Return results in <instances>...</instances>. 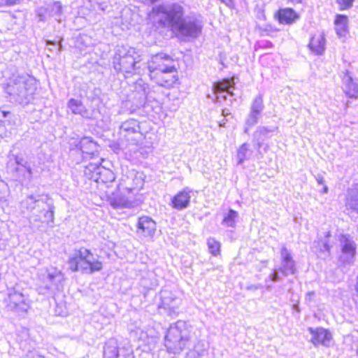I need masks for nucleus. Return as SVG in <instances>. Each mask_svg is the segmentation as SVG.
Wrapping results in <instances>:
<instances>
[{"mask_svg": "<svg viewBox=\"0 0 358 358\" xmlns=\"http://www.w3.org/2000/svg\"><path fill=\"white\" fill-rule=\"evenodd\" d=\"M173 59L169 55L157 53L148 62V76L159 87L171 89L180 83L178 68L173 64Z\"/></svg>", "mask_w": 358, "mask_h": 358, "instance_id": "obj_1", "label": "nucleus"}, {"mask_svg": "<svg viewBox=\"0 0 358 358\" xmlns=\"http://www.w3.org/2000/svg\"><path fill=\"white\" fill-rule=\"evenodd\" d=\"M182 8L173 5L169 9L163 6L155 7L150 12L149 18L160 27H169L173 31L180 32L183 35H189L192 24L187 23L182 18Z\"/></svg>", "mask_w": 358, "mask_h": 358, "instance_id": "obj_2", "label": "nucleus"}, {"mask_svg": "<svg viewBox=\"0 0 358 358\" xmlns=\"http://www.w3.org/2000/svg\"><path fill=\"white\" fill-rule=\"evenodd\" d=\"M67 264L69 270L71 272L93 273L103 268L102 262L94 257L91 250L85 247L75 250L73 255L68 259Z\"/></svg>", "mask_w": 358, "mask_h": 358, "instance_id": "obj_3", "label": "nucleus"}, {"mask_svg": "<svg viewBox=\"0 0 358 358\" xmlns=\"http://www.w3.org/2000/svg\"><path fill=\"white\" fill-rule=\"evenodd\" d=\"M85 176L96 182L106 183L113 180L112 172L101 166V163H89L85 167Z\"/></svg>", "mask_w": 358, "mask_h": 358, "instance_id": "obj_4", "label": "nucleus"}, {"mask_svg": "<svg viewBox=\"0 0 358 358\" xmlns=\"http://www.w3.org/2000/svg\"><path fill=\"white\" fill-rule=\"evenodd\" d=\"M85 176L96 182L106 183L113 180L112 172L101 166V163H89L85 167Z\"/></svg>", "mask_w": 358, "mask_h": 358, "instance_id": "obj_5", "label": "nucleus"}, {"mask_svg": "<svg viewBox=\"0 0 358 358\" xmlns=\"http://www.w3.org/2000/svg\"><path fill=\"white\" fill-rule=\"evenodd\" d=\"M136 194L131 188L117 189L108 198L109 203L115 208H130L135 201Z\"/></svg>", "mask_w": 358, "mask_h": 358, "instance_id": "obj_6", "label": "nucleus"}, {"mask_svg": "<svg viewBox=\"0 0 358 358\" xmlns=\"http://www.w3.org/2000/svg\"><path fill=\"white\" fill-rule=\"evenodd\" d=\"M274 19L283 25H291L300 19V15L293 8H279L273 14Z\"/></svg>", "mask_w": 358, "mask_h": 358, "instance_id": "obj_7", "label": "nucleus"}, {"mask_svg": "<svg viewBox=\"0 0 358 358\" xmlns=\"http://www.w3.org/2000/svg\"><path fill=\"white\" fill-rule=\"evenodd\" d=\"M157 229L155 221L150 216L141 215L136 223V230L144 237H152Z\"/></svg>", "mask_w": 358, "mask_h": 358, "instance_id": "obj_8", "label": "nucleus"}, {"mask_svg": "<svg viewBox=\"0 0 358 358\" xmlns=\"http://www.w3.org/2000/svg\"><path fill=\"white\" fill-rule=\"evenodd\" d=\"M191 189L188 187L178 191L171 198L170 206L178 210H183L189 206L191 200Z\"/></svg>", "mask_w": 358, "mask_h": 358, "instance_id": "obj_9", "label": "nucleus"}, {"mask_svg": "<svg viewBox=\"0 0 358 358\" xmlns=\"http://www.w3.org/2000/svg\"><path fill=\"white\" fill-rule=\"evenodd\" d=\"M308 331L312 335L310 342L315 346H327L332 339V335L327 329L310 327Z\"/></svg>", "mask_w": 358, "mask_h": 358, "instance_id": "obj_10", "label": "nucleus"}, {"mask_svg": "<svg viewBox=\"0 0 358 358\" xmlns=\"http://www.w3.org/2000/svg\"><path fill=\"white\" fill-rule=\"evenodd\" d=\"M141 62V56L135 48H129L127 52L120 57V63L126 69H134Z\"/></svg>", "mask_w": 358, "mask_h": 358, "instance_id": "obj_11", "label": "nucleus"}, {"mask_svg": "<svg viewBox=\"0 0 358 358\" xmlns=\"http://www.w3.org/2000/svg\"><path fill=\"white\" fill-rule=\"evenodd\" d=\"M8 306L13 310L22 311H26L28 306L24 296L17 292L9 294L8 297Z\"/></svg>", "mask_w": 358, "mask_h": 358, "instance_id": "obj_12", "label": "nucleus"}, {"mask_svg": "<svg viewBox=\"0 0 358 358\" xmlns=\"http://www.w3.org/2000/svg\"><path fill=\"white\" fill-rule=\"evenodd\" d=\"M334 24L335 31L339 36H345L348 33L349 21L346 15H336Z\"/></svg>", "mask_w": 358, "mask_h": 358, "instance_id": "obj_13", "label": "nucleus"}, {"mask_svg": "<svg viewBox=\"0 0 358 358\" xmlns=\"http://www.w3.org/2000/svg\"><path fill=\"white\" fill-rule=\"evenodd\" d=\"M324 36L322 34H317L310 38L308 46L314 54L320 55L324 50Z\"/></svg>", "mask_w": 358, "mask_h": 358, "instance_id": "obj_14", "label": "nucleus"}, {"mask_svg": "<svg viewBox=\"0 0 358 358\" xmlns=\"http://www.w3.org/2000/svg\"><path fill=\"white\" fill-rule=\"evenodd\" d=\"M139 122L134 119L124 122L121 127V131L124 137L127 139H129L128 136L129 134H136L139 131Z\"/></svg>", "mask_w": 358, "mask_h": 358, "instance_id": "obj_15", "label": "nucleus"}, {"mask_svg": "<svg viewBox=\"0 0 358 358\" xmlns=\"http://www.w3.org/2000/svg\"><path fill=\"white\" fill-rule=\"evenodd\" d=\"M343 80L345 83V93L346 95L350 98H356L358 95V86L353 82L348 72L345 73Z\"/></svg>", "mask_w": 358, "mask_h": 358, "instance_id": "obj_16", "label": "nucleus"}, {"mask_svg": "<svg viewBox=\"0 0 358 358\" xmlns=\"http://www.w3.org/2000/svg\"><path fill=\"white\" fill-rule=\"evenodd\" d=\"M76 148L86 155H93L96 143L90 138L84 137L76 144Z\"/></svg>", "mask_w": 358, "mask_h": 358, "instance_id": "obj_17", "label": "nucleus"}, {"mask_svg": "<svg viewBox=\"0 0 358 358\" xmlns=\"http://www.w3.org/2000/svg\"><path fill=\"white\" fill-rule=\"evenodd\" d=\"M281 254L285 268H288L291 273H294L295 272L294 262L291 254L286 249H283Z\"/></svg>", "mask_w": 358, "mask_h": 358, "instance_id": "obj_18", "label": "nucleus"}, {"mask_svg": "<svg viewBox=\"0 0 358 358\" xmlns=\"http://www.w3.org/2000/svg\"><path fill=\"white\" fill-rule=\"evenodd\" d=\"M207 245L212 255L218 256L221 254V243L214 238H209L207 240Z\"/></svg>", "mask_w": 358, "mask_h": 358, "instance_id": "obj_19", "label": "nucleus"}, {"mask_svg": "<svg viewBox=\"0 0 358 358\" xmlns=\"http://www.w3.org/2000/svg\"><path fill=\"white\" fill-rule=\"evenodd\" d=\"M104 358H118L119 348L114 344H107L103 348Z\"/></svg>", "mask_w": 358, "mask_h": 358, "instance_id": "obj_20", "label": "nucleus"}, {"mask_svg": "<svg viewBox=\"0 0 358 358\" xmlns=\"http://www.w3.org/2000/svg\"><path fill=\"white\" fill-rule=\"evenodd\" d=\"M341 250L343 254L353 257L356 253V245L353 242L346 238Z\"/></svg>", "mask_w": 358, "mask_h": 358, "instance_id": "obj_21", "label": "nucleus"}, {"mask_svg": "<svg viewBox=\"0 0 358 358\" xmlns=\"http://www.w3.org/2000/svg\"><path fill=\"white\" fill-rule=\"evenodd\" d=\"M231 86V81L229 80H223L214 84V90L215 92L227 91Z\"/></svg>", "mask_w": 358, "mask_h": 358, "instance_id": "obj_22", "label": "nucleus"}, {"mask_svg": "<svg viewBox=\"0 0 358 358\" xmlns=\"http://www.w3.org/2000/svg\"><path fill=\"white\" fill-rule=\"evenodd\" d=\"M358 199V183L353 185V187L348 190V196L346 199L347 203L351 205L352 202Z\"/></svg>", "mask_w": 358, "mask_h": 358, "instance_id": "obj_23", "label": "nucleus"}, {"mask_svg": "<svg viewBox=\"0 0 358 358\" xmlns=\"http://www.w3.org/2000/svg\"><path fill=\"white\" fill-rule=\"evenodd\" d=\"M355 0H336L340 10H346L352 8Z\"/></svg>", "mask_w": 358, "mask_h": 358, "instance_id": "obj_24", "label": "nucleus"}, {"mask_svg": "<svg viewBox=\"0 0 358 358\" xmlns=\"http://www.w3.org/2000/svg\"><path fill=\"white\" fill-rule=\"evenodd\" d=\"M237 217V213L234 210H229L228 214L223 219V223L226 224L227 226H234L235 222V219Z\"/></svg>", "mask_w": 358, "mask_h": 358, "instance_id": "obj_25", "label": "nucleus"}, {"mask_svg": "<svg viewBox=\"0 0 358 358\" xmlns=\"http://www.w3.org/2000/svg\"><path fill=\"white\" fill-rule=\"evenodd\" d=\"M82 103L80 101L73 99H70L68 103L69 107L72 110L73 113H78V108L80 107Z\"/></svg>", "mask_w": 358, "mask_h": 358, "instance_id": "obj_26", "label": "nucleus"}, {"mask_svg": "<svg viewBox=\"0 0 358 358\" xmlns=\"http://www.w3.org/2000/svg\"><path fill=\"white\" fill-rule=\"evenodd\" d=\"M21 0H0V8L10 7L18 4Z\"/></svg>", "mask_w": 358, "mask_h": 358, "instance_id": "obj_27", "label": "nucleus"}, {"mask_svg": "<svg viewBox=\"0 0 358 358\" xmlns=\"http://www.w3.org/2000/svg\"><path fill=\"white\" fill-rule=\"evenodd\" d=\"M45 213H46V215H47V216L48 217V222H52L53 220H54V213H53V211L52 210H48L46 211Z\"/></svg>", "mask_w": 358, "mask_h": 358, "instance_id": "obj_28", "label": "nucleus"}, {"mask_svg": "<svg viewBox=\"0 0 358 358\" xmlns=\"http://www.w3.org/2000/svg\"><path fill=\"white\" fill-rule=\"evenodd\" d=\"M124 358H135L134 354L132 351L127 352V353L125 355Z\"/></svg>", "mask_w": 358, "mask_h": 358, "instance_id": "obj_29", "label": "nucleus"}, {"mask_svg": "<svg viewBox=\"0 0 358 358\" xmlns=\"http://www.w3.org/2000/svg\"><path fill=\"white\" fill-rule=\"evenodd\" d=\"M246 150H247V148H245V144H243V145H242L241 146L239 152H242V153H243V155H244V154H245V152Z\"/></svg>", "mask_w": 358, "mask_h": 358, "instance_id": "obj_30", "label": "nucleus"}, {"mask_svg": "<svg viewBox=\"0 0 358 358\" xmlns=\"http://www.w3.org/2000/svg\"><path fill=\"white\" fill-rule=\"evenodd\" d=\"M288 2L292 4L301 3H302V0H288Z\"/></svg>", "mask_w": 358, "mask_h": 358, "instance_id": "obj_31", "label": "nucleus"}, {"mask_svg": "<svg viewBox=\"0 0 358 358\" xmlns=\"http://www.w3.org/2000/svg\"><path fill=\"white\" fill-rule=\"evenodd\" d=\"M220 1L227 5H229V4L232 3V2H233V0H220Z\"/></svg>", "mask_w": 358, "mask_h": 358, "instance_id": "obj_32", "label": "nucleus"}, {"mask_svg": "<svg viewBox=\"0 0 358 358\" xmlns=\"http://www.w3.org/2000/svg\"><path fill=\"white\" fill-rule=\"evenodd\" d=\"M1 113L3 117H6L10 113L9 111L6 110H3Z\"/></svg>", "mask_w": 358, "mask_h": 358, "instance_id": "obj_33", "label": "nucleus"}, {"mask_svg": "<svg viewBox=\"0 0 358 358\" xmlns=\"http://www.w3.org/2000/svg\"><path fill=\"white\" fill-rule=\"evenodd\" d=\"M356 290H357V292H358V281H357V285H356Z\"/></svg>", "mask_w": 358, "mask_h": 358, "instance_id": "obj_34", "label": "nucleus"}, {"mask_svg": "<svg viewBox=\"0 0 358 358\" xmlns=\"http://www.w3.org/2000/svg\"><path fill=\"white\" fill-rule=\"evenodd\" d=\"M356 354H357V357H358V348H357V352H356Z\"/></svg>", "mask_w": 358, "mask_h": 358, "instance_id": "obj_35", "label": "nucleus"}, {"mask_svg": "<svg viewBox=\"0 0 358 358\" xmlns=\"http://www.w3.org/2000/svg\"><path fill=\"white\" fill-rule=\"evenodd\" d=\"M357 332H358V329H357Z\"/></svg>", "mask_w": 358, "mask_h": 358, "instance_id": "obj_36", "label": "nucleus"}]
</instances>
